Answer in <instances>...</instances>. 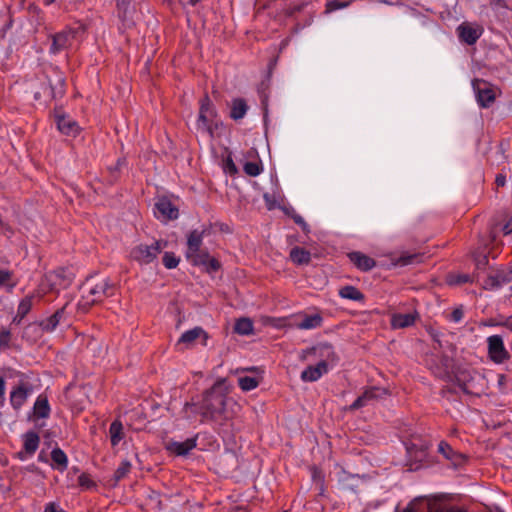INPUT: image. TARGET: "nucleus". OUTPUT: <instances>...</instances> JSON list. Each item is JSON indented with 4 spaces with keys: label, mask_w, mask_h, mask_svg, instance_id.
I'll list each match as a JSON object with an SVG mask.
<instances>
[{
    "label": "nucleus",
    "mask_w": 512,
    "mask_h": 512,
    "mask_svg": "<svg viewBox=\"0 0 512 512\" xmlns=\"http://www.w3.org/2000/svg\"><path fill=\"white\" fill-rule=\"evenodd\" d=\"M227 400L225 393L213 388L204 393L199 403H186L183 412L188 419L199 414L202 417L201 422L214 421L223 424L231 418L226 409Z\"/></svg>",
    "instance_id": "obj_1"
},
{
    "label": "nucleus",
    "mask_w": 512,
    "mask_h": 512,
    "mask_svg": "<svg viewBox=\"0 0 512 512\" xmlns=\"http://www.w3.org/2000/svg\"><path fill=\"white\" fill-rule=\"evenodd\" d=\"M115 290V285L107 277H88L81 286L78 307L83 312H87L93 305L113 296Z\"/></svg>",
    "instance_id": "obj_2"
},
{
    "label": "nucleus",
    "mask_w": 512,
    "mask_h": 512,
    "mask_svg": "<svg viewBox=\"0 0 512 512\" xmlns=\"http://www.w3.org/2000/svg\"><path fill=\"white\" fill-rule=\"evenodd\" d=\"M73 279L74 274L70 269L60 267L46 273L39 287L43 294L48 292L58 293L60 290L68 288Z\"/></svg>",
    "instance_id": "obj_3"
},
{
    "label": "nucleus",
    "mask_w": 512,
    "mask_h": 512,
    "mask_svg": "<svg viewBox=\"0 0 512 512\" xmlns=\"http://www.w3.org/2000/svg\"><path fill=\"white\" fill-rule=\"evenodd\" d=\"M167 244V241L162 239L154 240L150 245L140 243L130 250L129 256L140 265H148L157 259Z\"/></svg>",
    "instance_id": "obj_4"
},
{
    "label": "nucleus",
    "mask_w": 512,
    "mask_h": 512,
    "mask_svg": "<svg viewBox=\"0 0 512 512\" xmlns=\"http://www.w3.org/2000/svg\"><path fill=\"white\" fill-rule=\"evenodd\" d=\"M402 512H467V509L460 506H444L436 500L416 498Z\"/></svg>",
    "instance_id": "obj_5"
},
{
    "label": "nucleus",
    "mask_w": 512,
    "mask_h": 512,
    "mask_svg": "<svg viewBox=\"0 0 512 512\" xmlns=\"http://www.w3.org/2000/svg\"><path fill=\"white\" fill-rule=\"evenodd\" d=\"M472 87L475 91L479 106L488 108L494 103L496 94L489 82L482 79H475L472 82Z\"/></svg>",
    "instance_id": "obj_6"
},
{
    "label": "nucleus",
    "mask_w": 512,
    "mask_h": 512,
    "mask_svg": "<svg viewBox=\"0 0 512 512\" xmlns=\"http://www.w3.org/2000/svg\"><path fill=\"white\" fill-rule=\"evenodd\" d=\"M487 348L490 360L496 364H502L510 357L500 335L489 336L487 338Z\"/></svg>",
    "instance_id": "obj_7"
},
{
    "label": "nucleus",
    "mask_w": 512,
    "mask_h": 512,
    "mask_svg": "<svg viewBox=\"0 0 512 512\" xmlns=\"http://www.w3.org/2000/svg\"><path fill=\"white\" fill-rule=\"evenodd\" d=\"M310 355L319 357L321 359L320 361H325L327 364L338 360L333 345L327 342L318 343L311 348L303 350L300 358L301 360H305Z\"/></svg>",
    "instance_id": "obj_8"
},
{
    "label": "nucleus",
    "mask_w": 512,
    "mask_h": 512,
    "mask_svg": "<svg viewBox=\"0 0 512 512\" xmlns=\"http://www.w3.org/2000/svg\"><path fill=\"white\" fill-rule=\"evenodd\" d=\"M512 281V269L501 268L491 271L483 282L486 290H497Z\"/></svg>",
    "instance_id": "obj_9"
},
{
    "label": "nucleus",
    "mask_w": 512,
    "mask_h": 512,
    "mask_svg": "<svg viewBox=\"0 0 512 512\" xmlns=\"http://www.w3.org/2000/svg\"><path fill=\"white\" fill-rule=\"evenodd\" d=\"M75 34L76 32L74 29L66 27L62 31L51 35L50 37L52 43L49 52L56 55L67 49L70 46L72 40L75 38Z\"/></svg>",
    "instance_id": "obj_10"
},
{
    "label": "nucleus",
    "mask_w": 512,
    "mask_h": 512,
    "mask_svg": "<svg viewBox=\"0 0 512 512\" xmlns=\"http://www.w3.org/2000/svg\"><path fill=\"white\" fill-rule=\"evenodd\" d=\"M154 215L161 221H169L178 218V208L166 197L160 198L154 207Z\"/></svg>",
    "instance_id": "obj_11"
},
{
    "label": "nucleus",
    "mask_w": 512,
    "mask_h": 512,
    "mask_svg": "<svg viewBox=\"0 0 512 512\" xmlns=\"http://www.w3.org/2000/svg\"><path fill=\"white\" fill-rule=\"evenodd\" d=\"M200 339L203 346H207L209 339L208 333L200 326H196L190 330L185 331L177 341V346L183 345L190 347L196 340Z\"/></svg>",
    "instance_id": "obj_12"
},
{
    "label": "nucleus",
    "mask_w": 512,
    "mask_h": 512,
    "mask_svg": "<svg viewBox=\"0 0 512 512\" xmlns=\"http://www.w3.org/2000/svg\"><path fill=\"white\" fill-rule=\"evenodd\" d=\"M32 393V387L28 383H20L10 392V404L14 410H20Z\"/></svg>",
    "instance_id": "obj_13"
},
{
    "label": "nucleus",
    "mask_w": 512,
    "mask_h": 512,
    "mask_svg": "<svg viewBox=\"0 0 512 512\" xmlns=\"http://www.w3.org/2000/svg\"><path fill=\"white\" fill-rule=\"evenodd\" d=\"M328 365L325 361H319L316 365H310L301 372L303 382H315L328 373Z\"/></svg>",
    "instance_id": "obj_14"
},
{
    "label": "nucleus",
    "mask_w": 512,
    "mask_h": 512,
    "mask_svg": "<svg viewBox=\"0 0 512 512\" xmlns=\"http://www.w3.org/2000/svg\"><path fill=\"white\" fill-rule=\"evenodd\" d=\"M438 452L449 460L455 467L461 466L467 460L465 455L455 451L446 441H441L438 444Z\"/></svg>",
    "instance_id": "obj_15"
},
{
    "label": "nucleus",
    "mask_w": 512,
    "mask_h": 512,
    "mask_svg": "<svg viewBox=\"0 0 512 512\" xmlns=\"http://www.w3.org/2000/svg\"><path fill=\"white\" fill-rule=\"evenodd\" d=\"M298 317H300L301 320L297 322L295 326L299 330H312L320 328L323 324V317L319 312L315 314L300 313Z\"/></svg>",
    "instance_id": "obj_16"
},
{
    "label": "nucleus",
    "mask_w": 512,
    "mask_h": 512,
    "mask_svg": "<svg viewBox=\"0 0 512 512\" xmlns=\"http://www.w3.org/2000/svg\"><path fill=\"white\" fill-rule=\"evenodd\" d=\"M348 258L359 270L364 272L370 271L376 266V261L362 252H350Z\"/></svg>",
    "instance_id": "obj_17"
},
{
    "label": "nucleus",
    "mask_w": 512,
    "mask_h": 512,
    "mask_svg": "<svg viewBox=\"0 0 512 512\" xmlns=\"http://www.w3.org/2000/svg\"><path fill=\"white\" fill-rule=\"evenodd\" d=\"M197 438H198V435H195L194 437L188 438L182 442H177V441L171 442L167 446V449L171 453H174L177 456H185L196 447Z\"/></svg>",
    "instance_id": "obj_18"
},
{
    "label": "nucleus",
    "mask_w": 512,
    "mask_h": 512,
    "mask_svg": "<svg viewBox=\"0 0 512 512\" xmlns=\"http://www.w3.org/2000/svg\"><path fill=\"white\" fill-rule=\"evenodd\" d=\"M459 38L468 45H473L480 38L482 31L470 24L463 23L457 28Z\"/></svg>",
    "instance_id": "obj_19"
},
{
    "label": "nucleus",
    "mask_w": 512,
    "mask_h": 512,
    "mask_svg": "<svg viewBox=\"0 0 512 512\" xmlns=\"http://www.w3.org/2000/svg\"><path fill=\"white\" fill-rule=\"evenodd\" d=\"M418 318L419 314L417 312L407 314L396 313L392 315L390 324L393 329H403L413 326Z\"/></svg>",
    "instance_id": "obj_20"
},
{
    "label": "nucleus",
    "mask_w": 512,
    "mask_h": 512,
    "mask_svg": "<svg viewBox=\"0 0 512 512\" xmlns=\"http://www.w3.org/2000/svg\"><path fill=\"white\" fill-rule=\"evenodd\" d=\"M56 123L58 130L64 135L75 137L80 132L78 123L64 115L57 116Z\"/></svg>",
    "instance_id": "obj_21"
},
{
    "label": "nucleus",
    "mask_w": 512,
    "mask_h": 512,
    "mask_svg": "<svg viewBox=\"0 0 512 512\" xmlns=\"http://www.w3.org/2000/svg\"><path fill=\"white\" fill-rule=\"evenodd\" d=\"M65 308L66 305L58 309L54 314H52L48 318L41 320L39 322V326L41 327V329L44 332L54 331L64 316Z\"/></svg>",
    "instance_id": "obj_22"
},
{
    "label": "nucleus",
    "mask_w": 512,
    "mask_h": 512,
    "mask_svg": "<svg viewBox=\"0 0 512 512\" xmlns=\"http://www.w3.org/2000/svg\"><path fill=\"white\" fill-rule=\"evenodd\" d=\"M34 295L25 296L18 304L17 313L13 318V323L20 324L33 307Z\"/></svg>",
    "instance_id": "obj_23"
},
{
    "label": "nucleus",
    "mask_w": 512,
    "mask_h": 512,
    "mask_svg": "<svg viewBox=\"0 0 512 512\" xmlns=\"http://www.w3.org/2000/svg\"><path fill=\"white\" fill-rule=\"evenodd\" d=\"M52 464L51 467L60 472H64L68 467V457L66 453L59 447H55L51 451Z\"/></svg>",
    "instance_id": "obj_24"
},
{
    "label": "nucleus",
    "mask_w": 512,
    "mask_h": 512,
    "mask_svg": "<svg viewBox=\"0 0 512 512\" xmlns=\"http://www.w3.org/2000/svg\"><path fill=\"white\" fill-rule=\"evenodd\" d=\"M40 443V437L35 431H28L23 435V449L26 454L33 455Z\"/></svg>",
    "instance_id": "obj_25"
},
{
    "label": "nucleus",
    "mask_w": 512,
    "mask_h": 512,
    "mask_svg": "<svg viewBox=\"0 0 512 512\" xmlns=\"http://www.w3.org/2000/svg\"><path fill=\"white\" fill-rule=\"evenodd\" d=\"M289 257L296 265H307L311 261V253L299 246H295L291 249Z\"/></svg>",
    "instance_id": "obj_26"
},
{
    "label": "nucleus",
    "mask_w": 512,
    "mask_h": 512,
    "mask_svg": "<svg viewBox=\"0 0 512 512\" xmlns=\"http://www.w3.org/2000/svg\"><path fill=\"white\" fill-rule=\"evenodd\" d=\"M339 296L343 299H348L357 302H364L365 295L355 286L346 285L339 289Z\"/></svg>",
    "instance_id": "obj_27"
},
{
    "label": "nucleus",
    "mask_w": 512,
    "mask_h": 512,
    "mask_svg": "<svg viewBox=\"0 0 512 512\" xmlns=\"http://www.w3.org/2000/svg\"><path fill=\"white\" fill-rule=\"evenodd\" d=\"M248 111V105L243 98H236L232 100L230 117L237 121L245 117Z\"/></svg>",
    "instance_id": "obj_28"
},
{
    "label": "nucleus",
    "mask_w": 512,
    "mask_h": 512,
    "mask_svg": "<svg viewBox=\"0 0 512 512\" xmlns=\"http://www.w3.org/2000/svg\"><path fill=\"white\" fill-rule=\"evenodd\" d=\"M203 241V233L198 230H193L188 235L186 256L193 254L200 250Z\"/></svg>",
    "instance_id": "obj_29"
},
{
    "label": "nucleus",
    "mask_w": 512,
    "mask_h": 512,
    "mask_svg": "<svg viewBox=\"0 0 512 512\" xmlns=\"http://www.w3.org/2000/svg\"><path fill=\"white\" fill-rule=\"evenodd\" d=\"M33 409L37 418H48L51 409L47 397L39 395L34 403Z\"/></svg>",
    "instance_id": "obj_30"
},
{
    "label": "nucleus",
    "mask_w": 512,
    "mask_h": 512,
    "mask_svg": "<svg viewBox=\"0 0 512 512\" xmlns=\"http://www.w3.org/2000/svg\"><path fill=\"white\" fill-rule=\"evenodd\" d=\"M378 391V388L371 387L369 389H366L362 395H360L350 406L351 410H356L359 408L364 407L367 405V403L377 397L376 392Z\"/></svg>",
    "instance_id": "obj_31"
},
{
    "label": "nucleus",
    "mask_w": 512,
    "mask_h": 512,
    "mask_svg": "<svg viewBox=\"0 0 512 512\" xmlns=\"http://www.w3.org/2000/svg\"><path fill=\"white\" fill-rule=\"evenodd\" d=\"M110 441L113 447L117 446L124 438L123 425L119 420H114L109 427Z\"/></svg>",
    "instance_id": "obj_32"
},
{
    "label": "nucleus",
    "mask_w": 512,
    "mask_h": 512,
    "mask_svg": "<svg viewBox=\"0 0 512 512\" xmlns=\"http://www.w3.org/2000/svg\"><path fill=\"white\" fill-rule=\"evenodd\" d=\"M213 124H215V128H217V123H215L214 118L206 116L201 113L198 114V119H197L198 129H201V130L209 133V135L211 137H213V134H214Z\"/></svg>",
    "instance_id": "obj_33"
},
{
    "label": "nucleus",
    "mask_w": 512,
    "mask_h": 512,
    "mask_svg": "<svg viewBox=\"0 0 512 512\" xmlns=\"http://www.w3.org/2000/svg\"><path fill=\"white\" fill-rule=\"evenodd\" d=\"M234 331L239 335H251L254 331L253 322L249 318H240L236 321Z\"/></svg>",
    "instance_id": "obj_34"
},
{
    "label": "nucleus",
    "mask_w": 512,
    "mask_h": 512,
    "mask_svg": "<svg viewBox=\"0 0 512 512\" xmlns=\"http://www.w3.org/2000/svg\"><path fill=\"white\" fill-rule=\"evenodd\" d=\"M199 113L212 117L214 119H216L218 116L217 110L207 94L200 100Z\"/></svg>",
    "instance_id": "obj_35"
},
{
    "label": "nucleus",
    "mask_w": 512,
    "mask_h": 512,
    "mask_svg": "<svg viewBox=\"0 0 512 512\" xmlns=\"http://www.w3.org/2000/svg\"><path fill=\"white\" fill-rule=\"evenodd\" d=\"M186 257L194 266H203L206 265L207 261H209L210 255L207 251L200 249L197 252L190 254Z\"/></svg>",
    "instance_id": "obj_36"
},
{
    "label": "nucleus",
    "mask_w": 512,
    "mask_h": 512,
    "mask_svg": "<svg viewBox=\"0 0 512 512\" xmlns=\"http://www.w3.org/2000/svg\"><path fill=\"white\" fill-rule=\"evenodd\" d=\"M238 385L243 391H251L258 387L259 381L255 377L244 376L238 379Z\"/></svg>",
    "instance_id": "obj_37"
},
{
    "label": "nucleus",
    "mask_w": 512,
    "mask_h": 512,
    "mask_svg": "<svg viewBox=\"0 0 512 512\" xmlns=\"http://www.w3.org/2000/svg\"><path fill=\"white\" fill-rule=\"evenodd\" d=\"M13 272L10 270H4L0 269V287L1 286H8L11 289H13L17 282L13 281Z\"/></svg>",
    "instance_id": "obj_38"
},
{
    "label": "nucleus",
    "mask_w": 512,
    "mask_h": 512,
    "mask_svg": "<svg viewBox=\"0 0 512 512\" xmlns=\"http://www.w3.org/2000/svg\"><path fill=\"white\" fill-rule=\"evenodd\" d=\"M162 262L165 268L174 269L179 265L180 258L173 252H165L162 258Z\"/></svg>",
    "instance_id": "obj_39"
},
{
    "label": "nucleus",
    "mask_w": 512,
    "mask_h": 512,
    "mask_svg": "<svg viewBox=\"0 0 512 512\" xmlns=\"http://www.w3.org/2000/svg\"><path fill=\"white\" fill-rule=\"evenodd\" d=\"M243 170L247 175L256 177L261 174L263 168L258 162H246Z\"/></svg>",
    "instance_id": "obj_40"
},
{
    "label": "nucleus",
    "mask_w": 512,
    "mask_h": 512,
    "mask_svg": "<svg viewBox=\"0 0 512 512\" xmlns=\"http://www.w3.org/2000/svg\"><path fill=\"white\" fill-rule=\"evenodd\" d=\"M11 339L12 333L10 330L5 328L0 329V353L3 350L10 348Z\"/></svg>",
    "instance_id": "obj_41"
},
{
    "label": "nucleus",
    "mask_w": 512,
    "mask_h": 512,
    "mask_svg": "<svg viewBox=\"0 0 512 512\" xmlns=\"http://www.w3.org/2000/svg\"><path fill=\"white\" fill-rule=\"evenodd\" d=\"M131 470V463L127 460H124L120 463L118 468L115 470L114 477L115 479L121 480L123 479Z\"/></svg>",
    "instance_id": "obj_42"
},
{
    "label": "nucleus",
    "mask_w": 512,
    "mask_h": 512,
    "mask_svg": "<svg viewBox=\"0 0 512 512\" xmlns=\"http://www.w3.org/2000/svg\"><path fill=\"white\" fill-rule=\"evenodd\" d=\"M349 5V2H341L339 0H332L326 4V12H334L336 10L345 8Z\"/></svg>",
    "instance_id": "obj_43"
},
{
    "label": "nucleus",
    "mask_w": 512,
    "mask_h": 512,
    "mask_svg": "<svg viewBox=\"0 0 512 512\" xmlns=\"http://www.w3.org/2000/svg\"><path fill=\"white\" fill-rule=\"evenodd\" d=\"M464 317V309H463V306L460 305L458 307H456L452 312L451 314L449 315L448 319L451 321V322H454V323H459L462 321Z\"/></svg>",
    "instance_id": "obj_44"
},
{
    "label": "nucleus",
    "mask_w": 512,
    "mask_h": 512,
    "mask_svg": "<svg viewBox=\"0 0 512 512\" xmlns=\"http://www.w3.org/2000/svg\"><path fill=\"white\" fill-rule=\"evenodd\" d=\"M224 171L230 175H235L238 172V169L231 157V155H228L227 158L224 160Z\"/></svg>",
    "instance_id": "obj_45"
},
{
    "label": "nucleus",
    "mask_w": 512,
    "mask_h": 512,
    "mask_svg": "<svg viewBox=\"0 0 512 512\" xmlns=\"http://www.w3.org/2000/svg\"><path fill=\"white\" fill-rule=\"evenodd\" d=\"M449 284H464L470 282V276L467 274L450 275L448 278Z\"/></svg>",
    "instance_id": "obj_46"
},
{
    "label": "nucleus",
    "mask_w": 512,
    "mask_h": 512,
    "mask_svg": "<svg viewBox=\"0 0 512 512\" xmlns=\"http://www.w3.org/2000/svg\"><path fill=\"white\" fill-rule=\"evenodd\" d=\"M203 266L206 268L208 273H212L218 271L221 267V264L216 258L210 256L209 261H207L206 265Z\"/></svg>",
    "instance_id": "obj_47"
},
{
    "label": "nucleus",
    "mask_w": 512,
    "mask_h": 512,
    "mask_svg": "<svg viewBox=\"0 0 512 512\" xmlns=\"http://www.w3.org/2000/svg\"><path fill=\"white\" fill-rule=\"evenodd\" d=\"M78 484L79 486L81 487H84V488H91L93 486H95V483L93 482V480L90 478V476L86 473H82L79 477H78Z\"/></svg>",
    "instance_id": "obj_48"
},
{
    "label": "nucleus",
    "mask_w": 512,
    "mask_h": 512,
    "mask_svg": "<svg viewBox=\"0 0 512 512\" xmlns=\"http://www.w3.org/2000/svg\"><path fill=\"white\" fill-rule=\"evenodd\" d=\"M292 218H293L294 222L301 227L303 232H305L306 234L310 232L308 224L305 222V220L299 214H294L292 216Z\"/></svg>",
    "instance_id": "obj_49"
},
{
    "label": "nucleus",
    "mask_w": 512,
    "mask_h": 512,
    "mask_svg": "<svg viewBox=\"0 0 512 512\" xmlns=\"http://www.w3.org/2000/svg\"><path fill=\"white\" fill-rule=\"evenodd\" d=\"M117 1V7L119 10V16H125L127 8L131 4L132 0H116Z\"/></svg>",
    "instance_id": "obj_50"
},
{
    "label": "nucleus",
    "mask_w": 512,
    "mask_h": 512,
    "mask_svg": "<svg viewBox=\"0 0 512 512\" xmlns=\"http://www.w3.org/2000/svg\"><path fill=\"white\" fill-rule=\"evenodd\" d=\"M0 232L7 237H12L15 234V230L13 229V227L5 222H2V224H0Z\"/></svg>",
    "instance_id": "obj_51"
},
{
    "label": "nucleus",
    "mask_w": 512,
    "mask_h": 512,
    "mask_svg": "<svg viewBox=\"0 0 512 512\" xmlns=\"http://www.w3.org/2000/svg\"><path fill=\"white\" fill-rule=\"evenodd\" d=\"M44 512H66L63 509H61L56 503L49 502L46 504L44 508Z\"/></svg>",
    "instance_id": "obj_52"
},
{
    "label": "nucleus",
    "mask_w": 512,
    "mask_h": 512,
    "mask_svg": "<svg viewBox=\"0 0 512 512\" xmlns=\"http://www.w3.org/2000/svg\"><path fill=\"white\" fill-rule=\"evenodd\" d=\"M311 471H312V478L314 481H320L321 483H323L324 481V477L322 475V472L320 471V469H318L317 467L313 466L311 468Z\"/></svg>",
    "instance_id": "obj_53"
},
{
    "label": "nucleus",
    "mask_w": 512,
    "mask_h": 512,
    "mask_svg": "<svg viewBox=\"0 0 512 512\" xmlns=\"http://www.w3.org/2000/svg\"><path fill=\"white\" fill-rule=\"evenodd\" d=\"M498 325L501 327H505L512 332V315L509 317L502 318L501 321H498Z\"/></svg>",
    "instance_id": "obj_54"
},
{
    "label": "nucleus",
    "mask_w": 512,
    "mask_h": 512,
    "mask_svg": "<svg viewBox=\"0 0 512 512\" xmlns=\"http://www.w3.org/2000/svg\"><path fill=\"white\" fill-rule=\"evenodd\" d=\"M495 184L499 187H504L506 185V176L502 173L497 174L495 178Z\"/></svg>",
    "instance_id": "obj_55"
},
{
    "label": "nucleus",
    "mask_w": 512,
    "mask_h": 512,
    "mask_svg": "<svg viewBox=\"0 0 512 512\" xmlns=\"http://www.w3.org/2000/svg\"><path fill=\"white\" fill-rule=\"evenodd\" d=\"M5 388L6 383L3 377H0V404L4 403L5 400Z\"/></svg>",
    "instance_id": "obj_56"
},
{
    "label": "nucleus",
    "mask_w": 512,
    "mask_h": 512,
    "mask_svg": "<svg viewBox=\"0 0 512 512\" xmlns=\"http://www.w3.org/2000/svg\"><path fill=\"white\" fill-rule=\"evenodd\" d=\"M415 258H417V255H405L399 259V262L402 265H408L411 264Z\"/></svg>",
    "instance_id": "obj_57"
},
{
    "label": "nucleus",
    "mask_w": 512,
    "mask_h": 512,
    "mask_svg": "<svg viewBox=\"0 0 512 512\" xmlns=\"http://www.w3.org/2000/svg\"><path fill=\"white\" fill-rule=\"evenodd\" d=\"M503 233L505 235H508L512 232V223L511 222H507L504 226H503Z\"/></svg>",
    "instance_id": "obj_58"
},
{
    "label": "nucleus",
    "mask_w": 512,
    "mask_h": 512,
    "mask_svg": "<svg viewBox=\"0 0 512 512\" xmlns=\"http://www.w3.org/2000/svg\"><path fill=\"white\" fill-rule=\"evenodd\" d=\"M485 325L487 326H499L498 325V322H494V320H489L488 322L485 323Z\"/></svg>",
    "instance_id": "obj_59"
},
{
    "label": "nucleus",
    "mask_w": 512,
    "mask_h": 512,
    "mask_svg": "<svg viewBox=\"0 0 512 512\" xmlns=\"http://www.w3.org/2000/svg\"><path fill=\"white\" fill-rule=\"evenodd\" d=\"M55 1H56V0H46V1H45V3H46L47 5H50V4H52L53 2H55Z\"/></svg>",
    "instance_id": "obj_60"
},
{
    "label": "nucleus",
    "mask_w": 512,
    "mask_h": 512,
    "mask_svg": "<svg viewBox=\"0 0 512 512\" xmlns=\"http://www.w3.org/2000/svg\"><path fill=\"white\" fill-rule=\"evenodd\" d=\"M19 458H20V460L24 459V457L22 456V452L19 453Z\"/></svg>",
    "instance_id": "obj_61"
},
{
    "label": "nucleus",
    "mask_w": 512,
    "mask_h": 512,
    "mask_svg": "<svg viewBox=\"0 0 512 512\" xmlns=\"http://www.w3.org/2000/svg\"><path fill=\"white\" fill-rule=\"evenodd\" d=\"M35 99H39V94L38 93L35 94Z\"/></svg>",
    "instance_id": "obj_62"
}]
</instances>
